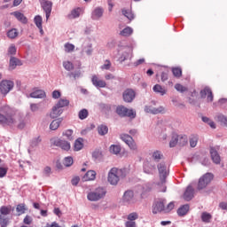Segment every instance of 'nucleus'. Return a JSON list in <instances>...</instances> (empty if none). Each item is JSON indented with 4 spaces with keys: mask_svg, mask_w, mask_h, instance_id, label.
Masks as SVG:
<instances>
[{
    "mask_svg": "<svg viewBox=\"0 0 227 227\" xmlns=\"http://www.w3.org/2000/svg\"><path fill=\"white\" fill-rule=\"evenodd\" d=\"M32 98H45V91L43 90H35L30 93Z\"/></svg>",
    "mask_w": 227,
    "mask_h": 227,
    "instance_id": "obj_29",
    "label": "nucleus"
},
{
    "mask_svg": "<svg viewBox=\"0 0 227 227\" xmlns=\"http://www.w3.org/2000/svg\"><path fill=\"white\" fill-rule=\"evenodd\" d=\"M145 63V59H139L136 62L133 63L134 67H139V65H143Z\"/></svg>",
    "mask_w": 227,
    "mask_h": 227,
    "instance_id": "obj_62",
    "label": "nucleus"
},
{
    "mask_svg": "<svg viewBox=\"0 0 227 227\" xmlns=\"http://www.w3.org/2000/svg\"><path fill=\"white\" fill-rule=\"evenodd\" d=\"M26 204H20L16 207V211L19 215H22V214H26Z\"/></svg>",
    "mask_w": 227,
    "mask_h": 227,
    "instance_id": "obj_40",
    "label": "nucleus"
},
{
    "mask_svg": "<svg viewBox=\"0 0 227 227\" xmlns=\"http://www.w3.org/2000/svg\"><path fill=\"white\" fill-rule=\"evenodd\" d=\"M62 136L67 137L68 141H74V130L72 129H67L62 133Z\"/></svg>",
    "mask_w": 227,
    "mask_h": 227,
    "instance_id": "obj_36",
    "label": "nucleus"
},
{
    "mask_svg": "<svg viewBox=\"0 0 227 227\" xmlns=\"http://www.w3.org/2000/svg\"><path fill=\"white\" fill-rule=\"evenodd\" d=\"M122 141L128 145V146L130 148V150H137V145H136V142L134 141V138L130 137V135H122L121 137Z\"/></svg>",
    "mask_w": 227,
    "mask_h": 227,
    "instance_id": "obj_10",
    "label": "nucleus"
},
{
    "mask_svg": "<svg viewBox=\"0 0 227 227\" xmlns=\"http://www.w3.org/2000/svg\"><path fill=\"white\" fill-rule=\"evenodd\" d=\"M74 152H80L82 148H84V139L82 137L76 139L74 145Z\"/></svg>",
    "mask_w": 227,
    "mask_h": 227,
    "instance_id": "obj_25",
    "label": "nucleus"
},
{
    "mask_svg": "<svg viewBox=\"0 0 227 227\" xmlns=\"http://www.w3.org/2000/svg\"><path fill=\"white\" fill-rule=\"evenodd\" d=\"M177 138H178V145H180V146H185V145H187L189 141L186 135H179L177 136Z\"/></svg>",
    "mask_w": 227,
    "mask_h": 227,
    "instance_id": "obj_35",
    "label": "nucleus"
},
{
    "mask_svg": "<svg viewBox=\"0 0 227 227\" xmlns=\"http://www.w3.org/2000/svg\"><path fill=\"white\" fill-rule=\"evenodd\" d=\"M154 93H160V95L164 96L167 93L166 89H164L162 86H160V84H156L153 86V88Z\"/></svg>",
    "mask_w": 227,
    "mask_h": 227,
    "instance_id": "obj_30",
    "label": "nucleus"
},
{
    "mask_svg": "<svg viewBox=\"0 0 227 227\" xmlns=\"http://www.w3.org/2000/svg\"><path fill=\"white\" fill-rule=\"evenodd\" d=\"M157 168L161 184H166V178H168V167L166 166V163L160 162V164H158Z\"/></svg>",
    "mask_w": 227,
    "mask_h": 227,
    "instance_id": "obj_9",
    "label": "nucleus"
},
{
    "mask_svg": "<svg viewBox=\"0 0 227 227\" xmlns=\"http://www.w3.org/2000/svg\"><path fill=\"white\" fill-rule=\"evenodd\" d=\"M88 110L83 108L79 112L78 116L80 120H86V118H88Z\"/></svg>",
    "mask_w": 227,
    "mask_h": 227,
    "instance_id": "obj_43",
    "label": "nucleus"
},
{
    "mask_svg": "<svg viewBox=\"0 0 227 227\" xmlns=\"http://www.w3.org/2000/svg\"><path fill=\"white\" fill-rule=\"evenodd\" d=\"M12 14L17 19V20L21 22V24H27V18L26 16H24V13L19 12H14Z\"/></svg>",
    "mask_w": 227,
    "mask_h": 227,
    "instance_id": "obj_24",
    "label": "nucleus"
},
{
    "mask_svg": "<svg viewBox=\"0 0 227 227\" xmlns=\"http://www.w3.org/2000/svg\"><path fill=\"white\" fill-rule=\"evenodd\" d=\"M189 208H190L189 204H185V205L181 206V207L177 209V215H178L180 217H184V215H187V213L189 212Z\"/></svg>",
    "mask_w": 227,
    "mask_h": 227,
    "instance_id": "obj_23",
    "label": "nucleus"
},
{
    "mask_svg": "<svg viewBox=\"0 0 227 227\" xmlns=\"http://www.w3.org/2000/svg\"><path fill=\"white\" fill-rule=\"evenodd\" d=\"M81 182V178L79 176H75L71 180L72 185H77Z\"/></svg>",
    "mask_w": 227,
    "mask_h": 227,
    "instance_id": "obj_59",
    "label": "nucleus"
},
{
    "mask_svg": "<svg viewBox=\"0 0 227 227\" xmlns=\"http://www.w3.org/2000/svg\"><path fill=\"white\" fill-rule=\"evenodd\" d=\"M125 175H123V170L118 168H113L108 172L107 180L111 185H118V182H120V178H123Z\"/></svg>",
    "mask_w": 227,
    "mask_h": 227,
    "instance_id": "obj_2",
    "label": "nucleus"
},
{
    "mask_svg": "<svg viewBox=\"0 0 227 227\" xmlns=\"http://www.w3.org/2000/svg\"><path fill=\"white\" fill-rule=\"evenodd\" d=\"M34 21L36 27H38V29L40 30L41 35H43V27L42 26V22H43L42 16L40 15L35 16L34 19Z\"/></svg>",
    "mask_w": 227,
    "mask_h": 227,
    "instance_id": "obj_27",
    "label": "nucleus"
},
{
    "mask_svg": "<svg viewBox=\"0 0 227 227\" xmlns=\"http://www.w3.org/2000/svg\"><path fill=\"white\" fill-rule=\"evenodd\" d=\"M214 180V175L212 173H207L203 176H201L199 179L197 189L198 191H202V189H205L210 182Z\"/></svg>",
    "mask_w": 227,
    "mask_h": 227,
    "instance_id": "obj_5",
    "label": "nucleus"
},
{
    "mask_svg": "<svg viewBox=\"0 0 227 227\" xmlns=\"http://www.w3.org/2000/svg\"><path fill=\"white\" fill-rule=\"evenodd\" d=\"M210 155L215 164H221V156L219 155V153H217V150H215V148H210Z\"/></svg>",
    "mask_w": 227,
    "mask_h": 227,
    "instance_id": "obj_19",
    "label": "nucleus"
},
{
    "mask_svg": "<svg viewBox=\"0 0 227 227\" xmlns=\"http://www.w3.org/2000/svg\"><path fill=\"white\" fill-rule=\"evenodd\" d=\"M97 178V172L94 170H89L87 173L83 176L82 180L83 182H91Z\"/></svg>",
    "mask_w": 227,
    "mask_h": 227,
    "instance_id": "obj_21",
    "label": "nucleus"
},
{
    "mask_svg": "<svg viewBox=\"0 0 227 227\" xmlns=\"http://www.w3.org/2000/svg\"><path fill=\"white\" fill-rule=\"evenodd\" d=\"M23 223L24 224H31V223H33V218H31L29 215H27L25 216Z\"/></svg>",
    "mask_w": 227,
    "mask_h": 227,
    "instance_id": "obj_58",
    "label": "nucleus"
},
{
    "mask_svg": "<svg viewBox=\"0 0 227 227\" xmlns=\"http://www.w3.org/2000/svg\"><path fill=\"white\" fill-rule=\"evenodd\" d=\"M13 82L8 80H3L0 82V91L2 95H8L12 90H13Z\"/></svg>",
    "mask_w": 227,
    "mask_h": 227,
    "instance_id": "obj_8",
    "label": "nucleus"
},
{
    "mask_svg": "<svg viewBox=\"0 0 227 227\" xmlns=\"http://www.w3.org/2000/svg\"><path fill=\"white\" fill-rule=\"evenodd\" d=\"M57 107L63 109V107H68L70 106V100L67 98H60L57 104H55Z\"/></svg>",
    "mask_w": 227,
    "mask_h": 227,
    "instance_id": "obj_28",
    "label": "nucleus"
},
{
    "mask_svg": "<svg viewBox=\"0 0 227 227\" xmlns=\"http://www.w3.org/2000/svg\"><path fill=\"white\" fill-rule=\"evenodd\" d=\"M145 113H151L152 114H159L160 113H164V107L160 106L158 108L152 106H145Z\"/></svg>",
    "mask_w": 227,
    "mask_h": 227,
    "instance_id": "obj_22",
    "label": "nucleus"
},
{
    "mask_svg": "<svg viewBox=\"0 0 227 227\" xmlns=\"http://www.w3.org/2000/svg\"><path fill=\"white\" fill-rule=\"evenodd\" d=\"M122 97L124 102L130 104V102H132L134 98H136V92L134 91V90L128 89L123 92Z\"/></svg>",
    "mask_w": 227,
    "mask_h": 227,
    "instance_id": "obj_11",
    "label": "nucleus"
},
{
    "mask_svg": "<svg viewBox=\"0 0 227 227\" xmlns=\"http://www.w3.org/2000/svg\"><path fill=\"white\" fill-rule=\"evenodd\" d=\"M0 123L1 125H13L15 123V119L12 115L4 116L0 114Z\"/></svg>",
    "mask_w": 227,
    "mask_h": 227,
    "instance_id": "obj_15",
    "label": "nucleus"
},
{
    "mask_svg": "<svg viewBox=\"0 0 227 227\" xmlns=\"http://www.w3.org/2000/svg\"><path fill=\"white\" fill-rule=\"evenodd\" d=\"M116 113L121 118H136V112L132 109H129L123 106H117Z\"/></svg>",
    "mask_w": 227,
    "mask_h": 227,
    "instance_id": "obj_6",
    "label": "nucleus"
},
{
    "mask_svg": "<svg viewBox=\"0 0 227 227\" xmlns=\"http://www.w3.org/2000/svg\"><path fill=\"white\" fill-rule=\"evenodd\" d=\"M175 90H176V91H179L180 93H184L188 90L187 87H185L180 83H176L175 85Z\"/></svg>",
    "mask_w": 227,
    "mask_h": 227,
    "instance_id": "obj_49",
    "label": "nucleus"
},
{
    "mask_svg": "<svg viewBox=\"0 0 227 227\" xmlns=\"http://www.w3.org/2000/svg\"><path fill=\"white\" fill-rule=\"evenodd\" d=\"M110 152L111 153H114V155H118V153L121 152V147H120L119 145H111Z\"/></svg>",
    "mask_w": 227,
    "mask_h": 227,
    "instance_id": "obj_46",
    "label": "nucleus"
},
{
    "mask_svg": "<svg viewBox=\"0 0 227 227\" xmlns=\"http://www.w3.org/2000/svg\"><path fill=\"white\" fill-rule=\"evenodd\" d=\"M127 219L129 222H135L137 219H139V215H137V213L136 212L130 213L129 215H128Z\"/></svg>",
    "mask_w": 227,
    "mask_h": 227,
    "instance_id": "obj_47",
    "label": "nucleus"
},
{
    "mask_svg": "<svg viewBox=\"0 0 227 227\" xmlns=\"http://www.w3.org/2000/svg\"><path fill=\"white\" fill-rule=\"evenodd\" d=\"M8 173V168L0 167V178H4Z\"/></svg>",
    "mask_w": 227,
    "mask_h": 227,
    "instance_id": "obj_55",
    "label": "nucleus"
},
{
    "mask_svg": "<svg viewBox=\"0 0 227 227\" xmlns=\"http://www.w3.org/2000/svg\"><path fill=\"white\" fill-rule=\"evenodd\" d=\"M133 33H134V29H132V27H127L120 32V35L121 36H130V35H132Z\"/></svg>",
    "mask_w": 227,
    "mask_h": 227,
    "instance_id": "obj_31",
    "label": "nucleus"
},
{
    "mask_svg": "<svg viewBox=\"0 0 227 227\" xmlns=\"http://www.w3.org/2000/svg\"><path fill=\"white\" fill-rule=\"evenodd\" d=\"M63 67L65 70H67V72H71V70H74V64L70 61H64Z\"/></svg>",
    "mask_w": 227,
    "mask_h": 227,
    "instance_id": "obj_45",
    "label": "nucleus"
},
{
    "mask_svg": "<svg viewBox=\"0 0 227 227\" xmlns=\"http://www.w3.org/2000/svg\"><path fill=\"white\" fill-rule=\"evenodd\" d=\"M111 68V60L106 59L103 66H101V70H109Z\"/></svg>",
    "mask_w": 227,
    "mask_h": 227,
    "instance_id": "obj_53",
    "label": "nucleus"
},
{
    "mask_svg": "<svg viewBox=\"0 0 227 227\" xmlns=\"http://www.w3.org/2000/svg\"><path fill=\"white\" fill-rule=\"evenodd\" d=\"M81 12H82V9H81L79 7L76 9H74L71 12V14L68 15V19H77L78 17H80Z\"/></svg>",
    "mask_w": 227,
    "mask_h": 227,
    "instance_id": "obj_32",
    "label": "nucleus"
},
{
    "mask_svg": "<svg viewBox=\"0 0 227 227\" xmlns=\"http://www.w3.org/2000/svg\"><path fill=\"white\" fill-rule=\"evenodd\" d=\"M12 214V206H2L0 207V226L8 227L10 224L9 217H3V215H10Z\"/></svg>",
    "mask_w": 227,
    "mask_h": 227,
    "instance_id": "obj_4",
    "label": "nucleus"
},
{
    "mask_svg": "<svg viewBox=\"0 0 227 227\" xmlns=\"http://www.w3.org/2000/svg\"><path fill=\"white\" fill-rule=\"evenodd\" d=\"M218 120H219V121H221V123H223V125H224L225 127H227V117H226V116H224V115H220V116L218 117Z\"/></svg>",
    "mask_w": 227,
    "mask_h": 227,
    "instance_id": "obj_56",
    "label": "nucleus"
},
{
    "mask_svg": "<svg viewBox=\"0 0 227 227\" xmlns=\"http://www.w3.org/2000/svg\"><path fill=\"white\" fill-rule=\"evenodd\" d=\"M40 143H42V138H40V137H37L31 141L30 145L33 148H35V146H38Z\"/></svg>",
    "mask_w": 227,
    "mask_h": 227,
    "instance_id": "obj_52",
    "label": "nucleus"
},
{
    "mask_svg": "<svg viewBox=\"0 0 227 227\" xmlns=\"http://www.w3.org/2000/svg\"><path fill=\"white\" fill-rule=\"evenodd\" d=\"M30 109L35 113L40 109V106H38V104H32L30 105Z\"/></svg>",
    "mask_w": 227,
    "mask_h": 227,
    "instance_id": "obj_60",
    "label": "nucleus"
},
{
    "mask_svg": "<svg viewBox=\"0 0 227 227\" xmlns=\"http://www.w3.org/2000/svg\"><path fill=\"white\" fill-rule=\"evenodd\" d=\"M107 194V190L104 187H98L95 189V191L90 192L87 194V200L89 201H99V200H103V198H106V195Z\"/></svg>",
    "mask_w": 227,
    "mask_h": 227,
    "instance_id": "obj_3",
    "label": "nucleus"
},
{
    "mask_svg": "<svg viewBox=\"0 0 227 227\" xmlns=\"http://www.w3.org/2000/svg\"><path fill=\"white\" fill-rule=\"evenodd\" d=\"M91 82L96 88H106V86H107L106 82L104 80H100V78L96 74L92 75Z\"/></svg>",
    "mask_w": 227,
    "mask_h": 227,
    "instance_id": "obj_14",
    "label": "nucleus"
},
{
    "mask_svg": "<svg viewBox=\"0 0 227 227\" xmlns=\"http://www.w3.org/2000/svg\"><path fill=\"white\" fill-rule=\"evenodd\" d=\"M53 213L55 215H58V217H61L62 215L61 209H59V207H55Z\"/></svg>",
    "mask_w": 227,
    "mask_h": 227,
    "instance_id": "obj_61",
    "label": "nucleus"
},
{
    "mask_svg": "<svg viewBox=\"0 0 227 227\" xmlns=\"http://www.w3.org/2000/svg\"><path fill=\"white\" fill-rule=\"evenodd\" d=\"M178 145V135H174L169 142L170 148H175Z\"/></svg>",
    "mask_w": 227,
    "mask_h": 227,
    "instance_id": "obj_44",
    "label": "nucleus"
},
{
    "mask_svg": "<svg viewBox=\"0 0 227 227\" xmlns=\"http://www.w3.org/2000/svg\"><path fill=\"white\" fill-rule=\"evenodd\" d=\"M64 111L65 110L63 108H59V106L55 105L50 113V117L52 119L59 118V116L63 114Z\"/></svg>",
    "mask_w": 227,
    "mask_h": 227,
    "instance_id": "obj_17",
    "label": "nucleus"
},
{
    "mask_svg": "<svg viewBox=\"0 0 227 227\" xmlns=\"http://www.w3.org/2000/svg\"><path fill=\"white\" fill-rule=\"evenodd\" d=\"M172 74L174 77H177V79H180V77L182 76V68L180 67L172 68Z\"/></svg>",
    "mask_w": 227,
    "mask_h": 227,
    "instance_id": "obj_42",
    "label": "nucleus"
},
{
    "mask_svg": "<svg viewBox=\"0 0 227 227\" xmlns=\"http://www.w3.org/2000/svg\"><path fill=\"white\" fill-rule=\"evenodd\" d=\"M42 8L46 13V20H49V17H51V13L52 12V2L51 1L43 2Z\"/></svg>",
    "mask_w": 227,
    "mask_h": 227,
    "instance_id": "obj_13",
    "label": "nucleus"
},
{
    "mask_svg": "<svg viewBox=\"0 0 227 227\" xmlns=\"http://www.w3.org/2000/svg\"><path fill=\"white\" fill-rule=\"evenodd\" d=\"M51 143L53 146H59V148H61L62 150H65L66 152H68L70 150V143L67 140H61L60 138L54 137L51 138Z\"/></svg>",
    "mask_w": 227,
    "mask_h": 227,
    "instance_id": "obj_7",
    "label": "nucleus"
},
{
    "mask_svg": "<svg viewBox=\"0 0 227 227\" xmlns=\"http://www.w3.org/2000/svg\"><path fill=\"white\" fill-rule=\"evenodd\" d=\"M65 51L66 52H74V51L75 50V45L70 43H67L65 45Z\"/></svg>",
    "mask_w": 227,
    "mask_h": 227,
    "instance_id": "obj_48",
    "label": "nucleus"
},
{
    "mask_svg": "<svg viewBox=\"0 0 227 227\" xmlns=\"http://www.w3.org/2000/svg\"><path fill=\"white\" fill-rule=\"evenodd\" d=\"M98 132L99 136H106L109 132V129L106 125H100L98 127Z\"/></svg>",
    "mask_w": 227,
    "mask_h": 227,
    "instance_id": "obj_38",
    "label": "nucleus"
},
{
    "mask_svg": "<svg viewBox=\"0 0 227 227\" xmlns=\"http://www.w3.org/2000/svg\"><path fill=\"white\" fill-rule=\"evenodd\" d=\"M7 36L11 39L17 38V36H19V32L17 29L12 28L7 32Z\"/></svg>",
    "mask_w": 227,
    "mask_h": 227,
    "instance_id": "obj_41",
    "label": "nucleus"
},
{
    "mask_svg": "<svg viewBox=\"0 0 227 227\" xmlns=\"http://www.w3.org/2000/svg\"><path fill=\"white\" fill-rule=\"evenodd\" d=\"M201 98H207V102H214V94L210 88L206 87L204 90H200Z\"/></svg>",
    "mask_w": 227,
    "mask_h": 227,
    "instance_id": "obj_12",
    "label": "nucleus"
},
{
    "mask_svg": "<svg viewBox=\"0 0 227 227\" xmlns=\"http://www.w3.org/2000/svg\"><path fill=\"white\" fill-rule=\"evenodd\" d=\"M184 200L185 201H191L192 198H194V188L191 185L187 186L184 195H183Z\"/></svg>",
    "mask_w": 227,
    "mask_h": 227,
    "instance_id": "obj_16",
    "label": "nucleus"
},
{
    "mask_svg": "<svg viewBox=\"0 0 227 227\" xmlns=\"http://www.w3.org/2000/svg\"><path fill=\"white\" fill-rule=\"evenodd\" d=\"M103 15H104V8L96 7L91 13V19L92 20H98V19H101Z\"/></svg>",
    "mask_w": 227,
    "mask_h": 227,
    "instance_id": "obj_18",
    "label": "nucleus"
},
{
    "mask_svg": "<svg viewBox=\"0 0 227 227\" xmlns=\"http://www.w3.org/2000/svg\"><path fill=\"white\" fill-rule=\"evenodd\" d=\"M122 15H124V17H126L127 19H129V20H133L134 19V13H132V11L130 10H126V9H122Z\"/></svg>",
    "mask_w": 227,
    "mask_h": 227,
    "instance_id": "obj_39",
    "label": "nucleus"
},
{
    "mask_svg": "<svg viewBox=\"0 0 227 227\" xmlns=\"http://www.w3.org/2000/svg\"><path fill=\"white\" fill-rule=\"evenodd\" d=\"M72 164H74V158L69 156L64 159V166H66L67 168H70Z\"/></svg>",
    "mask_w": 227,
    "mask_h": 227,
    "instance_id": "obj_50",
    "label": "nucleus"
},
{
    "mask_svg": "<svg viewBox=\"0 0 227 227\" xmlns=\"http://www.w3.org/2000/svg\"><path fill=\"white\" fill-rule=\"evenodd\" d=\"M61 121H63L62 118L53 120L50 124L51 130H58L59 125H61Z\"/></svg>",
    "mask_w": 227,
    "mask_h": 227,
    "instance_id": "obj_26",
    "label": "nucleus"
},
{
    "mask_svg": "<svg viewBox=\"0 0 227 227\" xmlns=\"http://www.w3.org/2000/svg\"><path fill=\"white\" fill-rule=\"evenodd\" d=\"M153 160H155L156 162H159L160 160V159H162V153L159 151H155L153 153Z\"/></svg>",
    "mask_w": 227,
    "mask_h": 227,
    "instance_id": "obj_51",
    "label": "nucleus"
},
{
    "mask_svg": "<svg viewBox=\"0 0 227 227\" xmlns=\"http://www.w3.org/2000/svg\"><path fill=\"white\" fill-rule=\"evenodd\" d=\"M125 226H126V227H136V222L127 221V222L125 223Z\"/></svg>",
    "mask_w": 227,
    "mask_h": 227,
    "instance_id": "obj_64",
    "label": "nucleus"
},
{
    "mask_svg": "<svg viewBox=\"0 0 227 227\" xmlns=\"http://www.w3.org/2000/svg\"><path fill=\"white\" fill-rule=\"evenodd\" d=\"M8 54H11V56H15L17 54V48L15 45H11L8 49Z\"/></svg>",
    "mask_w": 227,
    "mask_h": 227,
    "instance_id": "obj_54",
    "label": "nucleus"
},
{
    "mask_svg": "<svg viewBox=\"0 0 227 227\" xmlns=\"http://www.w3.org/2000/svg\"><path fill=\"white\" fill-rule=\"evenodd\" d=\"M123 200H124V201H127L128 203H129V201H132V200H134V192H132V191L125 192V193L123 195Z\"/></svg>",
    "mask_w": 227,
    "mask_h": 227,
    "instance_id": "obj_33",
    "label": "nucleus"
},
{
    "mask_svg": "<svg viewBox=\"0 0 227 227\" xmlns=\"http://www.w3.org/2000/svg\"><path fill=\"white\" fill-rule=\"evenodd\" d=\"M199 139L200 137H198V135H192L190 137V146L192 148H196Z\"/></svg>",
    "mask_w": 227,
    "mask_h": 227,
    "instance_id": "obj_34",
    "label": "nucleus"
},
{
    "mask_svg": "<svg viewBox=\"0 0 227 227\" xmlns=\"http://www.w3.org/2000/svg\"><path fill=\"white\" fill-rule=\"evenodd\" d=\"M51 167L44 168L43 173L46 176H49L51 175Z\"/></svg>",
    "mask_w": 227,
    "mask_h": 227,
    "instance_id": "obj_63",
    "label": "nucleus"
},
{
    "mask_svg": "<svg viewBox=\"0 0 227 227\" xmlns=\"http://www.w3.org/2000/svg\"><path fill=\"white\" fill-rule=\"evenodd\" d=\"M202 223H210L212 221V215L210 213L203 212L201 214Z\"/></svg>",
    "mask_w": 227,
    "mask_h": 227,
    "instance_id": "obj_37",
    "label": "nucleus"
},
{
    "mask_svg": "<svg viewBox=\"0 0 227 227\" xmlns=\"http://www.w3.org/2000/svg\"><path fill=\"white\" fill-rule=\"evenodd\" d=\"M175 208V203L170 202L166 207V200L160 199L153 202V214H160V212H164L165 214H168Z\"/></svg>",
    "mask_w": 227,
    "mask_h": 227,
    "instance_id": "obj_1",
    "label": "nucleus"
},
{
    "mask_svg": "<svg viewBox=\"0 0 227 227\" xmlns=\"http://www.w3.org/2000/svg\"><path fill=\"white\" fill-rule=\"evenodd\" d=\"M61 98V92L59 90H54L52 92V98L55 100Z\"/></svg>",
    "mask_w": 227,
    "mask_h": 227,
    "instance_id": "obj_57",
    "label": "nucleus"
},
{
    "mask_svg": "<svg viewBox=\"0 0 227 227\" xmlns=\"http://www.w3.org/2000/svg\"><path fill=\"white\" fill-rule=\"evenodd\" d=\"M17 67H22V61H20V59L15 57H12L10 59V64H9L10 70H15Z\"/></svg>",
    "mask_w": 227,
    "mask_h": 227,
    "instance_id": "obj_20",
    "label": "nucleus"
}]
</instances>
